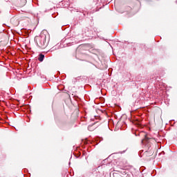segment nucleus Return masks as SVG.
I'll return each instance as SVG.
<instances>
[{
    "instance_id": "nucleus-1",
    "label": "nucleus",
    "mask_w": 177,
    "mask_h": 177,
    "mask_svg": "<svg viewBox=\"0 0 177 177\" xmlns=\"http://www.w3.org/2000/svg\"><path fill=\"white\" fill-rule=\"evenodd\" d=\"M35 41H36L38 47L41 48V49H45L48 46V44H46V35H45L37 36L35 38Z\"/></svg>"
},
{
    "instance_id": "nucleus-2",
    "label": "nucleus",
    "mask_w": 177,
    "mask_h": 177,
    "mask_svg": "<svg viewBox=\"0 0 177 177\" xmlns=\"http://www.w3.org/2000/svg\"><path fill=\"white\" fill-rule=\"evenodd\" d=\"M44 59H45V55L43 54H40L38 58L39 62H44Z\"/></svg>"
},
{
    "instance_id": "nucleus-3",
    "label": "nucleus",
    "mask_w": 177,
    "mask_h": 177,
    "mask_svg": "<svg viewBox=\"0 0 177 177\" xmlns=\"http://www.w3.org/2000/svg\"><path fill=\"white\" fill-rule=\"evenodd\" d=\"M91 128H92V126H88V131H92L91 130L92 129H91Z\"/></svg>"
}]
</instances>
